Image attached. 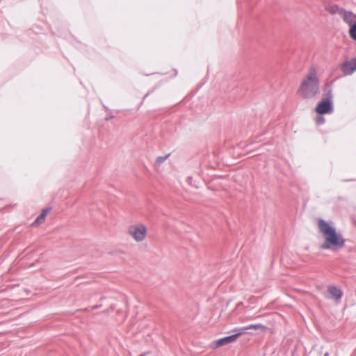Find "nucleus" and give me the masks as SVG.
<instances>
[{"mask_svg":"<svg viewBox=\"0 0 356 356\" xmlns=\"http://www.w3.org/2000/svg\"><path fill=\"white\" fill-rule=\"evenodd\" d=\"M318 228L324 241L321 245L323 250H338L345 246L346 240L343 235L338 232L332 223L323 219L317 220Z\"/></svg>","mask_w":356,"mask_h":356,"instance_id":"obj_1","label":"nucleus"},{"mask_svg":"<svg viewBox=\"0 0 356 356\" xmlns=\"http://www.w3.org/2000/svg\"><path fill=\"white\" fill-rule=\"evenodd\" d=\"M320 92V80L318 69L312 66L302 79L298 89V94L304 99L315 97Z\"/></svg>","mask_w":356,"mask_h":356,"instance_id":"obj_2","label":"nucleus"},{"mask_svg":"<svg viewBox=\"0 0 356 356\" xmlns=\"http://www.w3.org/2000/svg\"><path fill=\"white\" fill-rule=\"evenodd\" d=\"M250 329L266 330L267 327L261 324H253L243 327L240 329L241 332L213 341V348H218L222 346L234 342L243 333Z\"/></svg>","mask_w":356,"mask_h":356,"instance_id":"obj_3","label":"nucleus"},{"mask_svg":"<svg viewBox=\"0 0 356 356\" xmlns=\"http://www.w3.org/2000/svg\"><path fill=\"white\" fill-rule=\"evenodd\" d=\"M127 233L134 241L140 243L146 238L147 228L143 223L136 222L129 226Z\"/></svg>","mask_w":356,"mask_h":356,"instance_id":"obj_4","label":"nucleus"},{"mask_svg":"<svg viewBox=\"0 0 356 356\" xmlns=\"http://www.w3.org/2000/svg\"><path fill=\"white\" fill-rule=\"evenodd\" d=\"M315 111L317 113L323 115L330 113L332 111V104L330 99L321 100L316 106Z\"/></svg>","mask_w":356,"mask_h":356,"instance_id":"obj_5","label":"nucleus"},{"mask_svg":"<svg viewBox=\"0 0 356 356\" xmlns=\"http://www.w3.org/2000/svg\"><path fill=\"white\" fill-rule=\"evenodd\" d=\"M341 69L344 75H351L356 71V58L346 60L341 64Z\"/></svg>","mask_w":356,"mask_h":356,"instance_id":"obj_6","label":"nucleus"},{"mask_svg":"<svg viewBox=\"0 0 356 356\" xmlns=\"http://www.w3.org/2000/svg\"><path fill=\"white\" fill-rule=\"evenodd\" d=\"M339 15L349 26L356 24V15L352 12L346 10H340Z\"/></svg>","mask_w":356,"mask_h":356,"instance_id":"obj_7","label":"nucleus"},{"mask_svg":"<svg viewBox=\"0 0 356 356\" xmlns=\"http://www.w3.org/2000/svg\"><path fill=\"white\" fill-rule=\"evenodd\" d=\"M49 210L48 209H44L42 211V213H40V215L38 216V218L35 219V220L33 222L32 225L38 226V225L44 223L45 221V219H46V216H47V213H49Z\"/></svg>","mask_w":356,"mask_h":356,"instance_id":"obj_8","label":"nucleus"},{"mask_svg":"<svg viewBox=\"0 0 356 356\" xmlns=\"http://www.w3.org/2000/svg\"><path fill=\"white\" fill-rule=\"evenodd\" d=\"M329 292L332 296L337 300L340 299L342 296L341 291L335 286H330L329 288Z\"/></svg>","mask_w":356,"mask_h":356,"instance_id":"obj_9","label":"nucleus"},{"mask_svg":"<svg viewBox=\"0 0 356 356\" xmlns=\"http://www.w3.org/2000/svg\"><path fill=\"white\" fill-rule=\"evenodd\" d=\"M325 10L326 11H327L329 13L332 14V15H334L337 13H339V9L338 8L337 6L334 5V4H327L325 6Z\"/></svg>","mask_w":356,"mask_h":356,"instance_id":"obj_10","label":"nucleus"},{"mask_svg":"<svg viewBox=\"0 0 356 356\" xmlns=\"http://www.w3.org/2000/svg\"><path fill=\"white\" fill-rule=\"evenodd\" d=\"M169 156L170 154L163 156H159L158 158H156L155 161V166L156 168H159L161 165V164L163 163L169 157Z\"/></svg>","mask_w":356,"mask_h":356,"instance_id":"obj_11","label":"nucleus"},{"mask_svg":"<svg viewBox=\"0 0 356 356\" xmlns=\"http://www.w3.org/2000/svg\"><path fill=\"white\" fill-rule=\"evenodd\" d=\"M349 35L352 39L356 41V24L350 26Z\"/></svg>","mask_w":356,"mask_h":356,"instance_id":"obj_12","label":"nucleus"},{"mask_svg":"<svg viewBox=\"0 0 356 356\" xmlns=\"http://www.w3.org/2000/svg\"><path fill=\"white\" fill-rule=\"evenodd\" d=\"M140 356H154V355H152L150 353H146L144 355H140Z\"/></svg>","mask_w":356,"mask_h":356,"instance_id":"obj_13","label":"nucleus"},{"mask_svg":"<svg viewBox=\"0 0 356 356\" xmlns=\"http://www.w3.org/2000/svg\"><path fill=\"white\" fill-rule=\"evenodd\" d=\"M323 122V118H320L318 119V123H321V122Z\"/></svg>","mask_w":356,"mask_h":356,"instance_id":"obj_14","label":"nucleus"},{"mask_svg":"<svg viewBox=\"0 0 356 356\" xmlns=\"http://www.w3.org/2000/svg\"><path fill=\"white\" fill-rule=\"evenodd\" d=\"M324 356H328V353H325Z\"/></svg>","mask_w":356,"mask_h":356,"instance_id":"obj_15","label":"nucleus"}]
</instances>
